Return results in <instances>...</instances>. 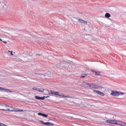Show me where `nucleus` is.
Segmentation results:
<instances>
[{
    "instance_id": "28",
    "label": "nucleus",
    "mask_w": 126,
    "mask_h": 126,
    "mask_svg": "<svg viewBox=\"0 0 126 126\" xmlns=\"http://www.w3.org/2000/svg\"><path fill=\"white\" fill-rule=\"evenodd\" d=\"M8 108H11V109H14V108H13V107H12V106H9V107H8Z\"/></svg>"
},
{
    "instance_id": "19",
    "label": "nucleus",
    "mask_w": 126,
    "mask_h": 126,
    "mask_svg": "<svg viewBox=\"0 0 126 126\" xmlns=\"http://www.w3.org/2000/svg\"><path fill=\"white\" fill-rule=\"evenodd\" d=\"M4 111H10V112H13V109L10 110V109L8 108V109H6V110L5 109V110H4Z\"/></svg>"
},
{
    "instance_id": "10",
    "label": "nucleus",
    "mask_w": 126,
    "mask_h": 126,
    "mask_svg": "<svg viewBox=\"0 0 126 126\" xmlns=\"http://www.w3.org/2000/svg\"><path fill=\"white\" fill-rule=\"evenodd\" d=\"M117 123H118V124H116V125H119V126H124L125 125H126V123L123 122L119 121H117Z\"/></svg>"
},
{
    "instance_id": "22",
    "label": "nucleus",
    "mask_w": 126,
    "mask_h": 126,
    "mask_svg": "<svg viewBox=\"0 0 126 126\" xmlns=\"http://www.w3.org/2000/svg\"><path fill=\"white\" fill-rule=\"evenodd\" d=\"M12 92H14V91H12L10 90H8V92L7 93H12Z\"/></svg>"
},
{
    "instance_id": "5",
    "label": "nucleus",
    "mask_w": 126,
    "mask_h": 126,
    "mask_svg": "<svg viewBox=\"0 0 126 126\" xmlns=\"http://www.w3.org/2000/svg\"><path fill=\"white\" fill-rule=\"evenodd\" d=\"M2 107H5L6 108H7V107H9V106L3 104V103H0V111H5V109H2Z\"/></svg>"
},
{
    "instance_id": "7",
    "label": "nucleus",
    "mask_w": 126,
    "mask_h": 126,
    "mask_svg": "<svg viewBox=\"0 0 126 126\" xmlns=\"http://www.w3.org/2000/svg\"><path fill=\"white\" fill-rule=\"evenodd\" d=\"M106 123L108 124H112L114 125H118L117 121L115 120H107Z\"/></svg>"
},
{
    "instance_id": "8",
    "label": "nucleus",
    "mask_w": 126,
    "mask_h": 126,
    "mask_svg": "<svg viewBox=\"0 0 126 126\" xmlns=\"http://www.w3.org/2000/svg\"><path fill=\"white\" fill-rule=\"evenodd\" d=\"M78 20L80 23H83L84 24H87L88 23L87 21H84L82 19H79Z\"/></svg>"
},
{
    "instance_id": "16",
    "label": "nucleus",
    "mask_w": 126,
    "mask_h": 126,
    "mask_svg": "<svg viewBox=\"0 0 126 126\" xmlns=\"http://www.w3.org/2000/svg\"><path fill=\"white\" fill-rule=\"evenodd\" d=\"M3 90H4L6 92H8V89H7L2 88V89H1V91H2Z\"/></svg>"
},
{
    "instance_id": "4",
    "label": "nucleus",
    "mask_w": 126,
    "mask_h": 126,
    "mask_svg": "<svg viewBox=\"0 0 126 126\" xmlns=\"http://www.w3.org/2000/svg\"><path fill=\"white\" fill-rule=\"evenodd\" d=\"M79 86H81V87L87 88L89 86V83L83 81L81 84L79 85Z\"/></svg>"
},
{
    "instance_id": "34",
    "label": "nucleus",
    "mask_w": 126,
    "mask_h": 126,
    "mask_svg": "<svg viewBox=\"0 0 126 126\" xmlns=\"http://www.w3.org/2000/svg\"><path fill=\"white\" fill-rule=\"evenodd\" d=\"M37 90H40V89H38Z\"/></svg>"
},
{
    "instance_id": "12",
    "label": "nucleus",
    "mask_w": 126,
    "mask_h": 126,
    "mask_svg": "<svg viewBox=\"0 0 126 126\" xmlns=\"http://www.w3.org/2000/svg\"><path fill=\"white\" fill-rule=\"evenodd\" d=\"M33 90H35L36 91H38L39 92H44V89H42L41 90H38V89L36 88H32Z\"/></svg>"
},
{
    "instance_id": "24",
    "label": "nucleus",
    "mask_w": 126,
    "mask_h": 126,
    "mask_svg": "<svg viewBox=\"0 0 126 126\" xmlns=\"http://www.w3.org/2000/svg\"><path fill=\"white\" fill-rule=\"evenodd\" d=\"M91 71H92V72H93V73H95V72H96V71H94V70H93V69H91Z\"/></svg>"
},
{
    "instance_id": "6",
    "label": "nucleus",
    "mask_w": 126,
    "mask_h": 126,
    "mask_svg": "<svg viewBox=\"0 0 126 126\" xmlns=\"http://www.w3.org/2000/svg\"><path fill=\"white\" fill-rule=\"evenodd\" d=\"M40 123L42 124V125H44V126H54V124L51 122L44 123L43 121H40Z\"/></svg>"
},
{
    "instance_id": "9",
    "label": "nucleus",
    "mask_w": 126,
    "mask_h": 126,
    "mask_svg": "<svg viewBox=\"0 0 126 126\" xmlns=\"http://www.w3.org/2000/svg\"><path fill=\"white\" fill-rule=\"evenodd\" d=\"M35 99H37V100H45V96L43 97H40L39 96H35Z\"/></svg>"
},
{
    "instance_id": "31",
    "label": "nucleus",
    "mask_w": 126,
    "mask_h": 126,
    "mask_svg": "<svg viewBox=\"0 0 126 126\" xmlns=\"http://www.w3.org/2000/svg\"><path fill=\"white\" fill-rule=\"evenodd\" d=\"M0 41H1V42H2V39L0 38Z\"/></svg>"
},
{
    "instance_id": "3",
    "label": "nucleus",
    "mask_w": 126,
    "mask_h": 126,
    "mask_svg": "<svg viewBox=\"0 0 126 126\" xmlns=\"http://www.w3.org/2000/svg\"><path fill=\"white\" fill-rule=\"evenodd\" d=\"M120 94H121V93L118 92L117 91H112L110 95H111L112 96H116V97H118V96H119L120 95Z\"/></svg>"
},
{
    "instance_id": "36",
    "label": "nucleus",
    "mask_w": 126,
    "mask_h": 126,
    "mask_svg": "<svg viewBox=\"0 0 126 126\" xmlns=\"http://www.w3.org/2000/svg\"><path fill=\"white\" fill-rule=\"evenodd\" d=\"M123 126H125V124H123Z\"/></svg>"
},
{
    "instance_id": "29",
    "label": "nucleus",
    "mask_w": 126,
    "mask_h": 126,
    "mask_svg": "<svg viewBox=\"0 0 126 126\" xmlns=\"http://www.w3.org/2000/svg\"><path fill=\"white\" fill-rule=\"evenodd\" d=\"M19 112H23V110H18Z\"/></svg>"
},
{
    "instance_id": "2",
    "label": "nucleus",
    "mask_w": 126,
    "mask_h": 126,
    "mask_svg": "<svg viewBox=\"0 0 126 126\" xmlns=\"http://www.w3.org/2000/svg\"><path fill=\"white\" fill-rule=\"evenodd\" d=\"M55 95H56V96H59L60 97H64V98H71V97H70L68 95L61 94H60V93H59L58 92H55Z\"/></svg>"
},
{
    "instance_id": "35",
    "label": "nucleus",
    "mask_w": 126,
    "mask_h": 126,
    "mask_svg": "<svg viewBox=\"0 0 126 126\" xmlns=\"http://www.w3.org/2000/svg\"><path fill=\"white\" fill-rule=\"evenodd\" d=\"M44 76H46V75H44Z\"/></svg>"
},
{
    "instance_id": "15",
    "label": "nucleus",
    "mask_w": 126,
    "mask_h": 126,
    "mask_svg": "<svg viewBox=\"0 0 126 126\" xmlns=\"http://www.w3.org/2000/svg\"><path fill=\"white\" fill-rule=\"evenodd\" d=\"M100 73H101V72H100V71H95V75H100Z\"/></svg>"
},
{
    "instance_id": "30",
    "label": "nucleus",
    "mask_w": 126,
    "mask_h": 126,
    "mask_svg": "<svg viewBox=\"0 0 126 126\" xmlns=\"http://www.w3.org/2000/svg\"><path fill=\"white\" fill-rule=\"evenodd\" d=\"M1 89H2V87H0V90L1 91Z\"/></svg>"
},
{
    "instance_id": "27",
    "label": "nucleus",
    "mask_w": 126,
    "mask_h": 126,
    "mask_svg": "<svg viewBox=\"0 0 126 126\" xmlns=\"http://www.w3.org/2000/svg\"><path fill=\"white\" fill-rule=\"evenodd\" d=\"M35 74H37L38 75H44L43 74H38V73H35Z\"/></svg>"
},
{
    "instance_id": "20",
    "label": "nucleus",
    "mask_w": 126,
    "mask_h": 126,
    "mask_svg": "<svg viewBox=\"0 0 126 126\" xmlns=\"http://www.w3.org/2000/svg\"><path fill=\"white\" fill-rule=\"evenodd\" d=\"M37 114L38 115V116H42L43 117L44 114L42 113H38Z\"/></svg>"
},
{
    "instance_id": "21",
    "label": "nucleus",
    "mask_w": 126,
    "mask_h": 126,
    "mask_svg": "<svg viewBox=\"0 0 126 126\" xmlns=\"http://www.w3.org/2000/svg\"><path fill=\"white\" fill-rule=\"evenodd\" d=\"M42 117H44V118H47L48 117V115L43 114Z\"/></svg>"
},
{
    "instance_id": "25",
    "label": "nucleus",
    "mask_w": 126,
    "mask_h": 126,
    "mask_svg": "<svg viewBox=\"0 0 126 126\" xmlns=\"http://www.w3.org/2000/svg\"><path fill=\"white\" fill-rule=\"evenodd\" d=\"M2 43H4V44H7V42H6V41H3L2 40Z\"/></svg>"
},
{
    "instance_id": "11",
    "label": "nucleus",
    "mask_w": 126,
    "mask_h": 126,
    "mask_svg": "<svg viewBox=\"0 0 126 126\" xmlns=\"http://www.w3.org/2000/svg\"><path fill=\"white\" fill-rule=\"evenodd\" d=\"M47 91L49 93V94H52V95H55L56 94V92H54V91H49V90H47Z\"/></svg>"
},
{
    "instance_id": "17",
    "label": "nucleus",
    "mask_w": 126,
    "mask_h": 126,
    "mask_svg": "<svg viewBox=\"0 0 126 126\" xmlns=\"http://www.w3.org/2000/svg\"><path fill=\"white\" fill-rule=\"evenodd\" d=\"M94 92L95 93H96L97 94H99L100 93V91H96V90H94Z\"/></svg>"
},
{
    "instance_id": "23",
    "label": "nucleus",
    "mask_w": 126,
    "mask_h": 126,
    "mask_svg": "<svg viewBox=\"0 0 126 126\" xmlns=\"http://www.w3.org/2000/svg\"><path fill=\"white\" fill-rule=\"evenodd\" d=\"M0 126H6V125L2 123H0Z\"/></svg>"
},
{
    "instance_id": "1",
    "label": "nucleus",
    "mask_w": 126,
    "mask_h": 126,
    "mask_svg": "<svg viewBox=\"0 0 126 126\" xmlns=\"http://www.w3.org/2000/svg\"><path fill=\"white\" fill-rule=\"evenodd\" d=\"M89 86L91 87V88H93L94 89H99V88H100L99 86L94 84H89Z\"/></svg>"
},
{
    "instance_id": "32",
    "label": "nucleus",
    "mask_w": 126,
    "mask_h": 126,
    "mask_svg": "<svg viewBox=\"0 0 126 126\" xmlns=\"http://www.w3.org/2000/svg\"><path fill=\"white\" fill-rule=\"evenodd\" d=\"M8 52L9 53H10V52H11V51L8 50Z\"/></svg>"
},
{
    "instance_id": "18",
    "label": "nucleus",
    "mask_w": 126,
    "mask_h": 126,
    "mask_svg": "<svg viewBox=\"0 0 126 126\" xmlns=\"http://www.w3.org/2000/svg\"><path fill=\"white\" fill-rule=\"evenodd\" d=\"M99 95H101V96H105V94H104L103 93H102L101 92H99Z\"/></svg>"
},
{
    "instance_id": "26",
    "label": "nucleus",
    "mask_w": 126,
    "mask_h": 126,
    "mask_svg": "<svg viewBox=\"0 0 126 126\" xmlns=\"http://www.w3.org/2000/svg\"><path fill=\"white\" fill-rule=\"evenodd\" d=\"M10 55H11V56H13V53H12V51H11V52H10Z\"/></svg>"
},
{
    "instance_id": "13",
    "label": "nucleus",
    "mask_w": 126,
    "mask_h": 126,
    "mask_svg": "<svg viewBox=\"0 0 126 126\" xmlns=\"http://www.w3.org/2000/svg\"><path fill=\"white\" fill-rule=\"evenodd\" d=\"M105 17H106V18H110V17L111 16V14H110V13H106L105 15Z\"/></svg>"
},
{
    "instance_id": "33",
    "label": "nucleus",
    "mask_w": 126,
    "mask_h": 126,
    "mask_svg": "<svg viewBox=\"0 0 126 126\" xmlns=\"http://www.w3.org/2000/svg\"><path fill=\"white\" fill-rule=\"evenodd\" d=\"M36 55H37V56H40V55H39V54H36Z\"/></svg>"
},
{
    "instance_id": "14",
    "label": "nucleus",
    "mask_w": 126,
    "mask_h": 126,
    "mask_svg": "<svg viewBox=\"0 0 126 126\" xmlns=\"http://www.w3.org/2000/svg\"><path fill=\"white\" fill-rule=\"evenodd\" d=\"M81 77L82 78H85V77H87V74H82Z\"/></svg>"
}]
</instances>
